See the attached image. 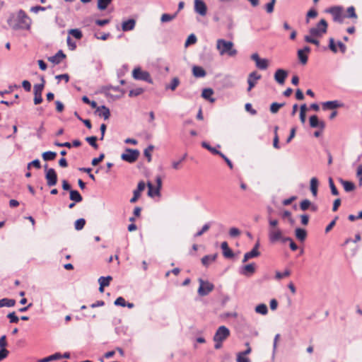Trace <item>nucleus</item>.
I'll return each mask as SVG.
<instances>
[{"label": "nucleus", "mask_w": 362, "mask_h": 362, "mask_svg": "<svg viewBox=\"0 0 362 362\" xmlns=\"http://www.w3.org/2000/svg\"><path fill=\"white\" fill-rule=\"evenodd\" d=\"M233 42L223 39H218L216 42V48L221 55L228 54L230 57L236 55L238 52L233 48Z\"/></svg>", "instance_id": "1"}, {"label": "nucleus", "mask_w": 362, "mask_h": 362, "mask_svg": "<svg viewBox=\"0 0 362 362\" xmlns=\"http://www.w3.org/2000/svg\"><path fill=\"white\" fill-rule=\"evenodd\" d=\"M230 335V330L226 326L219 327L214 336V341H215L214 348L219 349L222 346V343L226 340Z\"/></svg>", "instance_id": "2"}, {"label": "nucleus", "mask_w": 362, "mask_h": 362, "mask_svg": "<svg viewBox=\"0 0 362 362\" xmlns=\"http://www.w3.org/2000/svg\"><path fill=\"white\" fill-rule=\"evenodd\" d=\"M327 23L325 19H321L315 27L309 30L310 35L313 37H321L327 31Z\"/></svg>", "instance_id": "3"}, {"label": "nucleus", "mask_w": 362, "mask_h": 362, "mask_svg": "<svg viewBox=\"0 0 362 362\" xmlns=\"http://www.w3.org/2000/svg\"><path fill=\"white\" fill-rule=\"evenodd\" d=\"M343 11V7L340 6H332L326 9V12L332 15L333 21L339 23H342L345 18Z\"/></svg>", "instance_id": "4"}, {"label": "nucleus", "mask_w": 362, "mask_h": 362, "mask_svg": "<svg viewBox=\"0 0 362 362\" xmlns=\"http://www.w3.org/2000/svg\"><path fill=\"white\" fill-rule=\"evenodd\" d=\"M40 83L35 84L33 87L35 105H39L42 102V93L45 87V80L44 76L40 77Z\"/></svg>", "instance_id": "5"}, {"label": "nucleus", "mask_w": 362, "mask_h": 362, "mask_svg": "<svg viewBox=\"0 0 362 362\" xmlns=\"http://www.w3.org/2000/svg\"><path fill=\"white\" fill-rule=\"evenodd\" d=\"M132 76L134 79L146 81L148 83H153V80L150 74L146 71H143L141 68H135L132 71Z\"/></svg>", "instance_id": "6"}, {"label": "nucleus", "mask_w": 362, "mask_h": 362, "mask_svg": "<svg viewBox=\"0 0 362 362\" xmlns=\"http://www.w3.org/2000/svg\"><path fill=\"white\" fill-rule=\"evenodd\" d=\"M199 287L197 292L200 296H207L214 288V284L209 281H204L203 279H199Z\"/></svg>", "instance_id": "7"}, {"label": "nucleus", "mask_w": 362, "mask_h": 362, "mask_svg": "<svg viewBox=\"0 0 362 362\" xmlns=\"http://www.w3.org/2000/svg\"><path fill=\"white\" fill-rule=\"evenodd\" d=\"M139 156V151L137 149L127 148L126 153L121 156V158L129 163L135 162Z\"/></svg>", "instance_id": "8"}, {"label": "nucleus", "mask_w": 362, "mask_h": 362, "mask_svg": "<svg viewBox=\"0 0 362 362\" xmlns=\"http://www.w3.org/2000/svg\"><path fill=\"white\" fill-rule=\"evenodd\" d=\"M17 15L18 22L22 26L21 29L29 30L31 25V21L25 12L23 10H20Z\"/></svg>", "instance_id": "9"}, {"label": "nucleus", "mask_w": 362, "mask_h": 362, "mask_svg": "<svg viewBox=\"0 0 362 362\" xmlns=\"http://www.w3.org/2000/svg\"><path fill=\"white\" fill-rule=\"evenodd\" d=\"M45 179L47 180V185L49 187H52L57 185V175L54 168L47 170L45 173Z\"/></svg>", "instance_id": "10"}, {"label": "nucleus", "mask_w": 362, "mask_h": 362, "mask_svg": "<svg viewBox=\"0 0 362 362\" xmlns=\"http://www.w3.org/2000/svg\"><path fill=\"white\" fill-rule=\"evenodd\" d=\"M251 59L255 62L256 66L261 70H265L269 66V62L267 59H261L257 53H253Z\"/></svg>", "instance_id": "11"}, {"label": "nucleus", "mask_w": 362, "mask_h": 362, "mask_svg": "<svg viewBox=\"0 0 362 362\" xmlns=\"http://www.w3.org/2000/svg\"><path fill=\"white\" fill-rule=\"evenodd\" d=\"M194 12L202 16H205L207 13V6L203 0H194Z\"/></svg>", "instance_id": "12"}, {"label": "nucleus", "mask_w": 362, "mask_h": 362, "mask_svg": "<svg viewBox=\"0 0 362 362\" xmlns=\"http://www.w3.org/2000/svg\"><path fill=\"white\" fill-rule=\"evenodd\" d=\"M283 232L282 230L278 228H269L268 235L269 240L272 243H274L277 241H279L281 238H282Z\"/></svg>", "instance_id": "13"}, {"label": "nucleus", "mask_w": 362, "mask_h": 362, "mask_svg": "<svg viewBox=\"0 0 362 362\" xmlns=\"http://www.w3.org/2000/svg\"><path fill=\"white\" fill-rule=\"evenodd\" d=\"M261 78V75L258 74L257 71L251 72L247 77L248 88L247 91H250L257 84V81Z\"/></svg>", "instance_id": "14"}, {"label": "nucleus", "mask_w": 362, "mask_h": 362, "mask_svg": "<svg viewBox=\"0 0 362 362\" xmlns=\"http://www.w3.org/2000/svg\"><path fill=\"white\" fill-rule=\"evenodd\" d=\"M8 25L13 30L21 29V25L18 22V15L11 13L7 19Z\"/></svg>", "instance_id": "15"}, {"label": "nucleus", "mask_w": 362, "mask_h": 362, "mask_svg": "<svg viewBox=\"0 0 362 362\" xmlns=\"http://www.w3.org/2000/svg\"><path fill=\"white\" fill-rule=\"evenodd\" d=\"M287 76L288 72L282 69H277L274 74V79L280 85H283L284 83Z\"/></svg>", "instance_id": "16"}, {"label": "nucleus", "mask_w": 362, "mask_h": 362, "mask_svg": "<svg viewBox=\"0 0 362 362\" xmlns=\"http://www.w3.org/2000/svg\"><path fill=\"white\" fill-rule=\"evenodd\" d=\"M255 272V264L250 263L243 266L240 269V274L245 276H250Z\"/></svg>", "instance_id": "17"}, {"label": "nucleus", "mask_w": 362, "mask_h": 362, "mask_svg": "<svg viewBox=\"0 0 362 362\" xmlns=\"http://www.w3.org/2000/svg\"><path fill=\"white\" fill-rule=\"evenodd\" d=\"M146 185L144 181L138 183L137 188L133 192V197L130 199L131 203H135L141 196V192L144 190Z\"/></svg>", "instance_id": "18"}, {"label": "nucleus", "mask_w": 362, "mask_h": 362, "mask_svg": "<svg viewBox=\"0 0 362 362\" xmlns=\"http://www.w3.org/2000/svg\"><path fill=\"white\" fill-rule=\"evenodd\" d=\"M322 109L324 110H334L338 107H341L343 106V103H340L338 100H331V101H327L322 104Z\"/></svg>", "instance_id": "19"}, {"label": "nucleus", "mask_w": 362, "mask_h": 362, "mask_svg": "<svg viewBox=\"0 0 362 362\" xmlns=\"http://www.w3.org/2000/svg\"><path fill=\"white\" fill-rule=\"evenodd\" d=\"M310 126L313 128L323 129L325 127V124L323 121H320L317 115H312L310 117Z\"/></svg>", "instance_id": "20"}, {"label": "nucleus", "mask_w": 362, "mask_h": 362, "mask_svg": "<svg viewBox=\"0 0 362 362\" xmlns=\"http://www.w3.org/2000/svg\"><path fill=\"white\" fill-rule=\"evenodd\" d=\"M96 112L99 117H103L104 119H108L110 116V111L105 105H101L97 107Z\"/></svg>", "instance_id": "21"}, {"label": "nucleus", "mask_w": 362, "mask_h": 362, "mask_svg": "<svg viewBox=\"0 0 362 362\" xmlns=\"http://www.w3.org/2000/svg\"><path fill=\"white\" fill-rule=\"evenodd\" d=\"M66 57L62 50H59L54 56L49 57L48 60L54 64H59Z\"/></svg>", "instance_id": "22"}, {"label": "nucleus", "mask_w": 362, "mask_h": 362, "mask_svg": "<svg viewBox=\"0 0 362 362\" xmlns=\"http://www.w3.org/2000/svg\"><path fill=\"white\" fill-rule=\"evenodd\" d=\"M221 247L223 250V255L226 258H232L234 254L231 249L228 247L227 242H223L221 245Z\"/></svg>", "instance_id": "23"}, {"label": "nucleus", "mask_w": 362, "mask_h": 362, "mask_svg": "<svg viewBox=\"0 0 362 362\" xmlns=\"http://www.w3.org/2000/svg\"><path fill=\"white\" fill-rule=\"evenodd\" d=\"M213 94H214L213 89H211L210 88H204L202 90V96L204 99L209 100V102L214 103L215 102V98H212Z\"/></svg>", "instance_id": "24"}, {"label": "nucleus", "mask_w": 362, "mask_h": 362, "mask_svg": "<svg viewBox=\"0 0 362 362\" xmlns=\"http://www.w3.org/2000/svg\"><path fill=\"white\" fill-rule=\"evenodd\" d=\"M136 21L134 19H129L122 23V28L124 31L132 30L135 27Z\"/></svg>", "instance_id": "25"}, {"label": "nucleus", "mask_w": 362, "mask_h": 362, "mask_svg": "<svg viewBox=\"0 0 362 362\" xmlns=\"http://www.w3.org/2000/svg\"><path fill=\"white\" fill-rule=\"evenodd\" d=\"M192 74L197 78H202L206 75V71L202 67L199 66H193Z\"/></svg>", "instance_id": "26"}, {"label": "nucleus", "mask_w": 362, "mask_h": 362, "mask_svg": "<svg viewBox=\"0 0 362 362\" xmlns=\"http://www.w3.org/2000/svg\"><path fill=\"white\" fill-rule=\"evenodd\" d=\"M339 181L346 192H350L356 188L354 183L351 181L344 180L343 179H340Z\"/></svg>", "instance_id": "27"}, {"label": "nucleus", "mask_w": 362, "mask_h": 362, "mask_svg": "<svg viewBox=\"0 0 362 362\" xmlns=\"http://www.w3.org/2000/svg\"><path fill=\"white\" fill-rule=\"evenodd\" d=\"M310 191L314 197H316L317 195V188L319 182L316 177H312L310 182Z\"/></svg>", "instance_id": "28"}, {"label": "nucleus", "mask_w": 362, "mask_h": 362, "mask_svg": "<svg viewBox=\"0 0 362 362\" xmlns=\"http://www.w3.org/2000/svg\"><path fill=\"white\" fill-rule=\"evenodd\" d=\"M217 255H205L202 258V263L204 266L208 267L211 262L216 259Z\"/></svg>", "instance_id": "29"}, {"label": "nucleus", "mask_w": 362, "mask_h": 362, "mask_svg": "<svg viewBox=\"0 0 362 362\" xmlns=\"http://www.w3.org/2000/svg\"><path fill=\"white\" fill-rule=\"evenodd\" d=\"M16 304V300L14 299H10V298H2L0 299V308L3 307H13Z\"/></svg>", "instance_id": "30"}, {"label": "nucleus", "mask_w": 362, "mask_h": 362, "mask_svg": "<svg viewBox=\"0 0 362 362\" xmlns=\"http://www.w3.org/2000/svg\"><path fill=\"white\" fill-rule=\"evenodd\" d=\"M295 234L297 239H298L300 241H304L307 236V233L305 229L297 228L295 230Z\"/></svg>", "instance_id": "31"}, {"label": "nucleus", "mask_w": 362, "mask_h": 362, "mask_svg": "<svg viewBox=\"0 0 362 362\" xmlns=\"http://www.w3.org/2000/svg\"><path fill=\"white\" fill-rule=\"evenodd\" d=\"M70 199L76 203L81 202L83 200V197L77 190H70Z\"/></svg>", "instance_id": "32"}, {"label": "nucleus", "mask_w": 362, "mask_h": 362, "mask_svg": "<svg viewBox=\"0 0 362 362\" xmlns=\"http://www.w3.org/2000/svg\"><path fill=\"white\" fill-rule=\"evenodd\" d=\"M259 255H260V253L259 251H256L255 250H252L251 251L246 252L244 255L243 262L245 263L250 259L257 257L259 256Z\"/></svg>", "instance_id": "33"}, {"label": "nucleus", "mask_w": 362, "mask_h": 362, "mask_svg": "<svg viewBox=\"0 0 362 362\" xmlns=\"http://www.w3.org/2000/svg\"><path fill=\"white\" fill-rule=\"evenodd\" d=\"M345 18H351V19H355L356 20L358 18V16L356 13V9L354 6H351L347 8L346 9V14L344 15Z\"/></svg>", "instance_id": "34"}, {"label": "nucleus", "mask_w": 362, "mask_h": 362, "mask_svg": "<svg viewBox=\"0 0 362 362\" xmlns=\"http://www.w3.org/2000/svg\"><path fill=\"white\" fill-rule=\"evenodd\" d=\"M180 79L177 77H174L171 80L170 83L165 86V89L166 90L170 89L173 91L177 88V87L180 85Z\"/></svg>", "instance_id": "35"}, {"label": "nucleus", "mask_w": 362, "mask_h": 362, "mask_svg": "<svg viewBox=\"0 0 362 362\" xmlns=\"http://www.w3.org/2000/svg\"><path fill=\"white\" fill-rule=\"evenodd\" d=\"M56 156L57 153L51 151L44 152L42 155L43 160L45 161L53 160Z\"/></svg>", "instance_id": "36"}, {"label": "nucleus", "mask_w": 362, "mask_h": 362, "mask_svg": "<svg viewBox=\"0 0 362 362\" xmlns=\"http://www.w3.org/2000/svg\"><path fill=\"white\" fill-rule=\"evenodd\" d=\"M62 358V356L61 354L55 353V354H52L51 356H49L45 357L44 358H42L41 360H40L39 362H49V361H52L60 359Z\"/></svg>", "instance_id": "37"}, {"label": "nucleus", "mask_w": 362, "mask_h": 362, "mask_svg": "<svg viewBox=\"0 0 362 362\" xmlns=\"http://www.w3.org/2000/svg\"><path fill=\"white\" fill-rule=\"evenodd\" d=\"M255 312L263 315H267L268 313L267 306L264 303L259 304L255 307Z\"/></svg>", "instance_id": "38"}, {"label": "nucleus", "mask_w": 362, "mask_h": 362, "mask_svg": "<svg viewBox=\"0 0 362 362\" xmlns=\"http://www.w3.org/2000/svg\"><path fill=\"white\" fill-rule=\"evenodd\" d=\"M298 58L300 61V62L305 65L308 62V55L306 53L303 52V50L298 49L297 52Z\"/></svg>", "instance_id": "39"}, {"label": "nucleus", "mask_w": 362, "mask_h": 362, "mask_svg": "<svg viewBox=\"0 0 362 362\" xmlns=\"http://www.w3.org/2000/svg\"><path fill=\"white\" fill-rule=\"evenodd\" d=\"M112 279V277L111 276H100L98 279V283L101 284L102 287H105V286H109Z\"/></svg>", "instance_id": "40"}, {"label": "nucleus", "mask_w": 362, "mask_h": 362, "mask_svg": "<svg viewBox=\"0 0 362 362\" xmlns=\"http://www.w3.org/2000/svg\"><path fill=\"white\" fill-rule=\"evenodd\" d=\"M177 15V12L174 14L163 13L161 16L160 21L162 23H167L173 21Z\"/></svg>", "instance_id": "41"}, {"label": "nucleus", "mask_w": 362, "mask_h": 362, "mask_svg": "<svg viewBox=\"0 0 362 362\" xmlns=\"http://www.w3.org/2000/svg\"><path fill=\"white\" fill-rule=\"evenodd\" d=\"M317 37H313L312 35H305L304 37V40L308 43H312L315 45L316 46L320 45V41L316 39Z\"/></svg>", "instance_id": "42"}, {"label": "nucleus", "mask_w": 362, "mask_h": 362, "mask_svg": "<svg viewBox=\"0 0 362 362\" xmlns=\"http://www.w3.org/2000/svg\"><path fill=\"white\" fill-rule=\"evenodd\" d=\"M86 224V220L83 218H81L76 221L74 223V228L76 230H80L83 228Z\"/></svg>", "instance_id": "43"}, {"label": "nucleus", "mask_w": 362, "mask_h": 362, "mask_svg": "<svg viewBox=\"0 0 362 362\" xmlns=\"http://www.w3.org/2000/svg\"><path fill=\"white\" fill-rule=\"evenodd\" d=\"M202 146L204 148H206L207 150H209L210 152H211V153H214V154H216V155H218V156H219V154H221V151H219L216 150L215 148L211 147V146H210L207 142H206V141H203V142L202 143Z\"/></svg>", "instance_id": "44"}, {"label": "nucleus", "mask_w": 362, "mask_h": 362, "mask_svg": "<svg viewBox=\"0 0 362 362\" xmlns=\"http://www.w3.org/2000/svg\"><path fill=\"white\" fill-rule=\"evenodd\" d=\"M284 105L285 103H273L270 106V111L272 113H276Z\"/></svg>", "instance_id": "45"}, {"label": "nucleus", "mask_w": 362, "mask_h": 362, "mask_svg": "<svg viewBox=\"0 0 362 362\" xmlns=\"http://www.w3.org/2000/svg\"><path fill=\"white\" fill-rule=\"evenodd\" d=\"M86 141L95 149H97L98 148V145L96 143L97 137L95 136H88L86 138Z\"/></svg>", "instance_id": "46"}, {"label": "nucleus", "mask_w": 362, "mask_h": 362, "mask_svg": "<svg viewBox=\"0 0 362 362\" xmlns=\"http://www.w3.org/2000/svg\"><path fill=\"white\" fill-rule=\"evenodd\" d=\"M112 0H98V8L100 10H105L107 6L111 3Z\"/></svg>", "instance_id": "47"}, {"label": "nucleus", "mask_w": 362, "mask_h": 362, "mask_svg": "<svg viewBox=\"0 0 362 362\" xmlns=\"http://www.w3.org/2000/svg\"><path fill=\"white\" fill-rule=\"evenodd\" d=\"M187 158V153H185L179 160H175L172 162V167L175 170L180 169V166L182 162H183Z\"/></svg>", "instance_id": "48"}, {"label": "nucleus", "mask_w": 362, "mask_h": 362, "mask_svg": "<svg viewBox=\"0 0 362 362\" xmlns=\"http://www.w3.org/2000/svg\"><path fill=\"white\" fill-rule=\"evenodd\" d=\"M69 33L77 40H80L83 37L81 31L78 29H71Z\"/></svg>", "instance_id": "49"}, {"label": "nucleus", "mask_w": 362, "mask_h": 362, "mask_svg": "<svg viewBox=\"0 0 362 362\" xmlns=\"http://www.w3.org/2000/svg\"><path fill=\"white\" fill-rule=\"evenodd\" d=\"M144 89L141 88H136L135 89H132L129 90V97H136L138 95H140L141 93H143Z\"/></svg>", "instance_id": "50"}, {"label": "nucleus", "mask_w": 362, "mask_h": 362, "mask_svg": "<svg viewBox=\"0 0 362 362\" xmlns=\"http://www.w3.org/2000/svg\"><path fill=\"white\" fill-rule=\"evenodd\" d=\"M290 274H291V272L288 269H286L283 273H281L280 272H276V275H275V278L277 280H280V279H283L284 277L288 276Z\"/></svg>", "instance_id": "51"}, {"label": "nucleus", "mask_w": 362, "mask_h": 362, "mask_svg": "<svg viewBox=\"0 0 362 362\" xmlns=\"http://www.w3.org/2000/svg\"><path fill=\"white\" fill-rule=\"evenodd\" d=\"M329 186L330 187L331 192L333 195L337 196L339 194V191L337 189L336 186L334 185V181L332 177L329 178Z\"/></svg>", "instance_id": "52"}, {"label": "nucleus", "mask_w": 362, "mask_h": 362, "mask_svg": "<svg viewBox=\"0 0 362 362\" xmlns=\"http://www.w3.org/2000/svg\"><path fill=\"white\" fill-rule=\"evenodd\" d=\"M154 148V146L153 145H149L145 150H144V154L145 156V157L147 158L148 159V162H151V152L153 150Z\"/></svg>", "instance_id": "53"}, {"label": "nucleus", "mask_w": 362, "mask_h": 362, "mask_svg": "<svg viewBox=\"0 0 362 362\" xmlns=\"http://www.w3.org/2000/svg\"><path fill=\"white\" fill-rule=\"evenodd\" d=\"M211 224L209 223H205L202 229L194 234V237L201 236L203 233L206 232L210 228Z\"/></svg>", "instance_id": "54"}, {"label": "nucleus", "mask_w": 362, "mask_h": 362, "mask_svg": "<svg viewBox=\"0 0 362 362\" xmlns=\"http://www.w3.org/2000/svg\"><path fill=\"white\" fill-rule=\"evenodd\" d=\"M310 206H311V202L310 200L306 199H303L300 204V208L303 211H306Z\"/></svg>", "instance_id": "55"}, {"label": "nucleus", "mask_w": 362, "mask_h": 362, "mask_svg": "<svg viewBox=\"0 0 362 362\" xmlns=\"http://www.w3.org/2000/svg\"><path fill=\"white\" fill-rule=\"evenodd\" d=\"M11 323H17L19 321L18 317L16 315L15 312L10 313L7 315Z\"/></svg>", "instance_id": "56"}, {"label": "nucleus", "mask_w": 362, "mask_h": 362, "mask_svg": "<svg viewBox=\"0 0 362 362\" xmlns=\"http://www.w3.org/2000/svg\"><path fill=\"white\" fill-rule=\"evenodd\" d=\"M276 3V0H271L270 2L266 4L265 8L267 13H271L274 11V4Z\"/></svg>", "instance_id": "57"}, {"label": "nucleus", "mask_w": 362, "mask_h": 362, "mask_svg": "<svg viewBox=\"0 0 362 362\" xmlns=\"http://www.w3.org/2000/svg\"><path fill=\"white\" fill-rule=\"evenodd\" d=\"M317 16V12L314 8H312L308 11L306 15V22L309 23V18H315Z\"/></svg>", "instance_id": "58"}, {"label": "nucleus", "mask_w": 362, "mask_h": 362, "mask_svg": "<svg viewBox=\"0 0 362 362\" xmlns=\"http://www.w3.org/2000/svg\"><path fill=\"white\" fill-rule=\"evenodd\" d=\"M45 129L44 128V122H42L40 126V127L37 129L36 136L39 139H41L42 137V134L45 133Z\"/></svg>", "instance_id": "59"}, {"label": "nucleus", "mask_w": 362, "mask_h": 362, "mask_svg": "<svg viewBox=\"0 0 362 362\" xmlns=\"http://www.w3.org/2000/svg\"><path fill=\"white\" fill-rule=\"evenodd\" d=\"M237 362H250V360L249 358L246 357V356H244L241 353L237 354Z\"/></svg>", "instance_id": "60"}, {"label": "nucleus", "mask_w": 362, "mask_h": 362, "mask_svg": "<svg viewBox=\"0 0 362 362\" xmlns=\"http://www.w3.org/2000/svg\"><path fill=\"white\" fill-rule=\"evenodd\" d=\"M114 304L117 306H122L125 307L126 306V301L125 299L123 297H118L115 300Z\"/></svg>", "instance_id": "61"}, {"label": "nucleus", "mask_w": 362, "mask_h": 362, "mask_svg": "<svg viewBox=\"0 0 362 362\" xmlns=\"http://www.w3.org/2000/svg\"><path fill=\"white\" fill-rule=\"evenodd\" d=\"M329 48L334 53L337 52V48L336 44H335L334 40L332 37L329 38Z\"/></svg>", "instance_id": "62"}, {"label": "nucleus", "mask_w": 362, "mask_h": 362, "mask_svg": "<svg viewBox=\"0 0 362 362\" xmlns=\"http://www.w3.org/2000/svg\"><path fill=\"white\" fill-rule=\"evenodd\" d=\"M240 231L237 228H234V227L231 228L229 230V235L232 238L238 237V235H240Z\"/></svg>", "instance_id": "63"}, {"label": "nucleus", "mask_w": 362, "mask_h": 362, "mask_svg": "<svg viewBox=\"0 0 362 362\" xmlns=\"http://www.w3.org/2000/svg\"><path fill=\"white\" fill-rule=\"evenodd\" d=\"M105 157L104 153H101L98 158H94L92 161L91 164L94 166L97 165L100 162H101Z\"/></svg>", "instance_id": "64"}]
</instances>
